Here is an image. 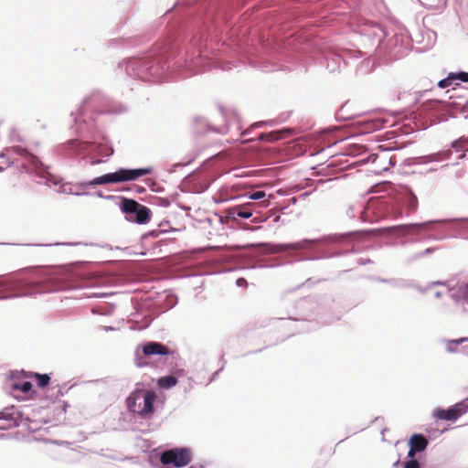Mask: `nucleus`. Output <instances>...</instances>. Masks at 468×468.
Here are the masks:
<instances>
[{
  "label": "nucleus",
  "instance_id": "obj_1",
  "mask_svg": "<svg viewBox=\"0 0 468 468\" xmlns=\"http://www.w3.org/2000/svg\"><path fill=\"white\" fill-rule=\"evenodd\" d=\"M151 169L149 168H137V169H125L121 168L113 173H108L103 176L93 178L88 183V186L106 185V184H118L127 181H133L141 176L149 175Z\"/></svg>",
  "mask_w": 468,
  "mask_h": 468
},
{
  "label": "nucleus",
  "instance_id": "obj_2",
  "mask_svg": "<svg viewBox=\"0 0 468 468\" xmlns=\"http://www.w3.org/2000/svg\"><path fill=\"white\" fill-rule=\"evenodd\" d=\"M192 461V452L187 448H174L165 451L160 456L164 465L173 464L176 468L186 466Z\"/></svg>",
  "mask_w": 468,
  "mask_h": 468
},
{
  "label": "nucleus",
  "instance_id": "obj_3",
  "mask_svg": "<svg viewBox=\"0 0 468 468\" xmlns=\"http://www.w3.org/2000/svg\"><path fill=\"white\" fill-rule=\"evenodd\" d=\"M122 209L129 216V219H134L140 224L146 223L150 218V209L133 199L123 198Z\"/></svg>",
  "mask_w": 468,
  "mask_h": 468
},
{
  "label": "nucleus",
  "instance_id": "obj_4",
  "mask_svg": "<svg viewBox=\"0 0 468 468\" xmlns=\"http://www.w3.org/2000/svg\"><path fill=\"white\" fill-rule=\"evenodd\" d=\"M468 410V405L464 402L457 403L447 410L436 409L433 416L439 420H455Z\"/></svg>",
  "mask_w": 468,
  "mask_h": 468
},
{
  "label": "nucleus",
  "instance_id": "obj_5",
  "mask_svg": "<svg viewBox=\"0 0 468 468\" xmlns=\"http://www.w3.org/2000/svg\"><path fill=\"white\" fill-rule=\"evenodd\" d=\"M156 399V394L154 390H142V403H139L138 414L143 418H147L154 413V402Z\"/></svg>",
  "mask_w": 468,
  "mask_h": 468
},
{
  "label": "nucleus",
  "instance_id": "obj_6",
  "mask_svg": "<svg viewBox=\"0 0 468 468\" xmlns=\"http://www.w3.org/2000/svg\"><path fill=\"white\" fill-rule=\"evenodd\" d=\"M433 223V221H426L422 223L399 225L395 228L403 235H420L423 232L430 231Z\"/></svg>",
  "mask_w": 468,
  "mask_h": 468
},
{
  "label": "nucleus",
  "instance_id": "obj_7",
  "mask_svg": "<svg viewBox=\"0 0 468 468\" xmlns=\"http://www.w3.org/2000/svg\"><path fill=\"white\" fill-rule=\"evenodd\" d=\"M409 444L410 449L409 451L408 456L412 458L416 452H422L426 449L428 441L421 434H413L410 439Z\"/></svg>",
  "mask_w": 468,
  "mask_h": 468
},
{
  "label": "nucleus",
  "instance_id": "obj_8",
  "mask_svg": "<svg viewBox=\"0 0 468 468\" xmlns=\"http://www.w3.org/2000/svg\"><path fill=\"white\" fill-rule=\"evenodd\" d=\"M401 204L406 208V215L410 216L417 211L419 201L414 193L408 191L401 197Z\"/></svg>",
  "mask_w": 468,
  "mask_h": 468
},
{
  "label": "nucleus",
  "instance_id": "obj_9",
  "mask_svg": "<svg viewBox=\"0 0 468 468\" xmlns=\"http://www.w3.org/2000/svg\"><path fill=\"white\" fill-rule=\"evenodd\" d=\"M143 353L147 356L154 355H168L169 349L161 343L149 342L143 346Z\"/></svg>",
  "mask_w": 468,
  "mask_h": 468
},
{
  "label": "nucleus",
  "instance_id": "obj_10",
  "mask_svg": "<svg viewBox=\"0 0 468 468\" xmlns=\"http://www.w3.org/2000/svg\"><path fill=\"white\" fill-rule=\"evenodd\" d=\"M142 400V390L133 392L126 399L128 410L132 412L138 413L139 404L138 401Z\"/></svg>",
  "mask_w": 468,
  "mask_h": 468
},
{
  "label": "nucleus",
  "instance_id": "obj_11",
  "mask_svg": "<svg viewBox=\"0 0 468 468\" xmlns=\"http://www.w3.org/2000/svg\"><path fill=\"white\" fill-rule=\"evenodd\" d=\"M0 420L5 421V424L0 425L1 430L10 429L16 426V419L14 418L13 414L8 410H3L0 412Z\"/></svg>",
  "mask_w": 468,
  "mask_h": 468
},
{
  "label": "nucleus",
  "instance_id": "obj_12",
  "mask_svg": "<svg viewBox=\"0 0 468 468\" xmlns=\"http://www.w3.org/2000/svg\"><path fill=\"white\" fill-rule=\"evenodd\" d=\"M229 214L232 217L237 216L242 218H250L252 216V212L250 209L239 206L229 208Z\"/></svg>",
  "mask_w": 468,
  "mask_h": 468
},
{
  "label": "nucleus",
  "instance_id": "obj_13",
  "mask_svg": "<svg viewBox=\"0 0 468 468\" xmlns=\"http://www.w3.org/2000/svg\"><path fill=\"white\" fill-rule=\"evenodd\" d=\"M177 378L174 376L162 377L158 379V385L163 388H170L176 386Z\"/></svg>",
  "mask_w": 468,
  "mask_h": 468
},
{
  "label": "nucleus",
  "instance_id": "obj_14",
  "mask_svg": "<svg viewBox=\"0 0 468 468\" xmlns=\"http://www.w3.org/2000/svg\"><path fill=\"white\" fill-rule=\"evenodd\" d=\"M464 342H468V337H461L458 339L447 340L446 350L450 353H453L457 350V346Z\"/></svg>",
  "mask_w": 468,
  "mask_h": 468
},
{
  "label": "nucleus",
  "instance_id": "obj_15",
  "mask_svg": "<svg viewBox=\"0 0 468 468\" xmlns=\"http://www.w3.org/2000/svg\"><path fill=\"white\" fill-rule=\"evenodd\" d=\"M290 130H285V132H289ZM284 133V131H282V132H271V133H261L260 136H259V140L261 141H269V142H273V141H277L279 139L282 138L281 134Z\"/></svg>",
  "mask_w": 468,
  "mask_h": 468
},
{
  "label": "nucleus",
  "instance_id": "obj_16",
  "mask_svg": "<svg viewBox=\"0 0 468 468\" xmlns=\"http://www.w3.org/2000/svg\"><path fill=\"white\" fill-rule=\"evenodd\" d=\"M33 378L37 381V385L43 388L47 387L50 382V377L48 374L34 373Z\"/></svg>",
  "mask_w": 468,
  "mask_h": 468
},
{
  "label": "nucleus",
  "instance_id": "obj_17",
  "mask_svg": "<svg viewBox=\"0 0 468 468\" xmlns=\"http://www.w3.org/2000/svg\"><path fill=\"white\" fill-rule=\"evenodd\" d=\"M15 388L20 389L24 393H27L31 390L32 384L29 381H25L21 385H16Z\"/></svg>",
  "mask_w": 468,
  "mask_h": 468
},
{
  "label": "nucleus",
  "instance_id": "obj_18",
  "mask_svg": "<svg viewBox=\"0 0 468 468\" xmlns=\"http://www.w3.org/2000/svg\"><path fill=\"white\" fill-rule=\"evenodd\" d=\"M453 80H454L453 76H452V74H451L448 78L439 81V87L446 88L452 84Z\"/></svg>",
  "mask_w": 468,
  "mask_h": 468
},
{
  "label": "nucleus",
  "instance_id": "obj_19",
  "mask_svg": "<svg viewBox=\"0 0 468 468\" xmlns=\"http://www.w3.org/2000/svg\"><path fill=\"white\" fill-rule=\"evenodd\" d=\"M280 248L282 250H285L288 249L301 250L303 248V246L301 243H295V244H289V245H281Z\"/></svg>",
  "mask_w": 468,
  "mask_h": 468
},
{
  "label": "nucleus",
  "instance_id": "obj_20",
  "mask_svg": "<svg viewBox=\"0 0 468 468\" xmlns=\"http://www.w3.org/2000/svg\"><path fill=\"white\" fill-rule=\"evenodd\" d=\"M454 80H460L463 82H468V72H460L458 74H452Z\"/></svg>",
  "mask_w": 468,
  "mask_h": 468
},
{
  "label": "nucleus",
  "instance_id": "obj_21",
  "mask_svg": "<svg viewBox=\"0 0 468 468\" xmlns=\"http://www.w3.org/2000/svg\"><path fill=\"white\" fill-rule=\"evenodd\" d=\"M265 196H266V194L264 191H257V192L252 193L250 196V198L252 200H259V199L263 198Z\"/></svg>",
  "mask_w": 468,
  "mask_h": 468
},
{
  "label": "nucleus",
  "instance_id": "obj_22",
  "mask_svg": "<svg viewBox=\"0 0 468 468\" xmlns=\"http://www.w3.org/2000/svg\"><path fill=\"white\" fill-rule=\"evenodd\" d=\"M404 468H420V463L416 460H410L405 463Z\"/></svg>",
  "mask_w": 468,
  "mask_h": 468
},
{
  "label": "nucleus",
  "instance_id": "obj_23",
  "mask_svg": "<svg viewBox=\"0 0 468 468\" xmlns=\"http://www.w3.org/2000/svg\"><path fill=\"white\" fill-rule=\"evenodd\" d=\"M466 144V140H458V141H455L453 144H452V147L456 148V149H463L464 148V144Z\"/></svg>",
  "mask_w": 468,
  "mask_h": 468
},
{
  "label": "nucleus",
  "instance_id": "obj_24",
  "mask_svg": "<svg viewBox=\"0 0 468 468\" xmlns=\"http://www.w3.org/2000/svg\"><path fill=\"white\" fill-rule=\"evenodd\" d=\"M246 283H247V282H246V280H245V279H243V278H239V279H238V281H237V284H238L239 286L245 285Z\"/></svg>",
  "mask_w": 468,
  "mask_h": 468
},
{
  "label": "nucleus",
  "instance_id": "obj_25",
  "mask_svg": "<svg viewBox=\"0 0 468 468\" xmlns=\"http://www.w3.org/2000/svg\"><path fill=\"white\" fill-rule=\"evenodd\" d=\"M399 217H402V211L401 210H399L398 212V214L396 215V218H399Z\"/></svg>",
  "mask_w": 468,
  "mask_h": 468
},
{
  "label": "nucleus",
  "instance_id": "obj_26",
  "mask_svg": "<svg viewBox=\"0 0 468 468\" xmlns=\"http://www.w3.org/2000/svg\"><path fill=\"white\" fill-rule=\"evenodd\" d=\"M99 163H100V160H96V161H92L91 162L92 165L99 164Z\"/></svg>",
  "mask_w": 468,
  "mask_h": 468
}]
</instances>
